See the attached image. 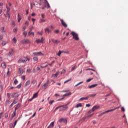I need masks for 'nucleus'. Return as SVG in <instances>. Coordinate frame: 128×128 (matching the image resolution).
Masks as SVG:
<instances>
[{
    "label": "nucleus",
    "instance_id": "nucleus-1",
    "mask_svg": "<svg viewBox=\"0 0 128 128\" xmlns=\"http://www.w3.org/2000/svg\"><path fill=\"white\" fill-rule=\"evenodd\" d=\"M30 58L24 57L23 58H20L18 61V64H26V62H30Z\"/></svg>",
    "mask_w": 128,
    "mask_h": 128
},
{
    "label": "nucleus",
    "instance_id": "nucleus-2",
    "mask_svg": "<svg viewBox=\"0 0 128 128\" xmlns=\"http://www.w3.org/2000/svg\"><path fill=\"white\" fill-rule=\"evenodd\" d=\"M71 34H72L73 38H74L75 40H80V38H78V34L76 32H72Z\"/></svg>",
    "mask_w": 128,
    "mask_h": 128
},
{
    "label": "nucleus",
    "instance_id": "nucleus-3",
    "mask_svg": "<svg viewBox=\"0 0 128 128\" xmlns=\"http://www.w3.org/2000/svg\"><path fill=\"white\" fill-rule=\"evenodd\" d=\"M100 106H95L92 108V110L89 111V114H91V112H94V110H98L100 108Z\"/></svg>",
    "mask_w": 128,
    "mask_h": 128
},
{
    "label": "nucleus",
    "instance_id": "nucleus-4",
    "mask_svg": "<svg viewBox=\"0 0 128 128\" xmlns=\"http://www.w3.org/2000/svg\"><path fill=\"white\" fill-rule=\"evenodd\" d=\"M44 40V37H42L41 39H36V44H40V42L42 44Z\"/></svg>",
    "mask_w": 128,
    "mask_h": 128
},
{
    "label": "nucleus",
    "instance_id": "nucleus-5",
    "mask_svg": "<svg viewBox=\"0 0 128 128\" xmlns=\"http://www.w3.org/2000/svg\"><path fill=\"white\" fill-rule=\"evenodd\" d=\"M48 82H50V80H47V82L46 83H45L42 86V88L44 90H46L48 88Z\"/></svg>",
    "mask_w": 128,
    "mask_h": 128
},
{
    "label": "nucleus",
    "instance_id": "nucleus-6",
    "mask_svg": "<svg viewBox=\"0 0 128 128\" xmlns=\"http://www.w3.org/2000/svg\"><path fill=\"white\" fill-rule=\"evenodd\" d=\"M68 103L66 104V105H61V106H62V109L60 110V112H62V110H68Z\"/></svg>",
    "mask_w": 128,
    "mask_h": 128
},
{
    "label": "nucleus",
    "instance_id": "nucleus-7",
    "mask_svg": "<svg viewBox=\"0 0 128 128\" xmlns=\"http://www.w3.org/2000/svg\"><path fill=\"white\" fill-rule=\"evenodd\" d=\"M60 20L61 22L62 26H63L64 28H68V24H66V22H64V20L60 19Z\"/></svg>",
    "mask_w": 128,
    "mask_h": 128
},
{
    "label": "nucleus",
    "instance_id": "nucleus-8",
    "mask_svg": "<svg viewBox=\"0 0 128 128\" xmlns=\"http://www.w3.org/2000/svg\"><path fill=\"white\" fill-rule=\"evenodd\" d=\"M21 44H28L30 43V40L28 39H24L20 41Z\"/></svg>",
    "mask_w": 128,
    "mask_h": 128
},
{
    "label": "nucleus",
    "instance_id": "nucleus-9",
    "mask_svg": "<svg viewBox=\"0 0 128 128\" xmlns=\"http://www.w3.org/2000/svg\"><path fill=\"white\" fill-rule=\"evenodd\" d=\"M11 96L12 98H18V93L16 92H14Z\"/></svg>",
    "mask_w": 128,
    "mask_h": 128
},
{
    "label": "nucleus",
    "instance_id": "nucleus-10",
    "mask_svg": "<svg viewBox=\"0 0 128 128\" xmlns=\"http://www.w3.org/2000/svg\"><path fill=\"white\" fill-rule=\"evenodd\" d=\"M18 74H20V76H22V74H24V71L22 70V68H18Z\"/></svg>",
    "mask_w": 128,
    "mask_h": 128
},
{
    "label": "nucleus",
    "instance_id": "nucleus-11",
    "mask_svg": "<svg viewBox=\"0 0 128 128\" xmlns=\"http://www.w3.org/2000/svg\"><path fill=\"white\" fill-rule=\"evenodd\" d=\"M46 4L47 5V6H45L42 7V10H44L45 8H50V4H48V2L47 0H46Z\"/></svg>",
    "mask_w": 128,
    "mask_h": 128
},
{
    "label": "nucleus",
    "instance_id": "nucleus-12",
    "mask_svg": "<svg viewBox=\"0 0 128 128\" xmlns=\"http://www.w3.org/2000/svg\"><path fill=\"white\" fill-rule=\"evenodd\" d=\"M12 54H14V49L10 48L9 51L8 56H12Z\"/></svg>",
    "mask_w": 128,
    "mask_h": 128
},
{
    "label": "nucleus",
    "instance_id": "nucleus-13",
    "mask_svg": "<svg viewBox=\"0 0 128 128\" xmlns=\"http://www.w3.org/2000/svg\"><path fill=\"white\" fill-rule=\"evenodd\" d=\"M18 102V101L16 100H14V102L12 103V104L10 106L9 108H12L14 104H16Z\"/></svg>",
    "mask_w": 128,
    "mask_h": 128
},
{
    "label": "nucleus",
    "instance_id": "nucleus-14",
    "mask_svg": "<svg viewBox=\"0 0 128 128\" xmlns=\"http://www.w3.org/2000/svg\"><path fill=\"white\" fill-rule=\"evenodd\" d=\"M54 126V122H52L47 128H53Z\"/></svg>",
    "mask_w": 128,
    "mask_h": 128
},
{
    "label": "nucleus",
    "instance_id": "nucleus-15",
    "mask_svg": "<svg viewBox=\"0 0 128 128\" xmlns=\"http://www.w3.org/2000/svg\"><path fill=\"white\" fill-rule=\"evenodd\" d=\"M98 84H92L88 87V88H96V86H98Z\"/></svg>",
    "mask_w": 128,
    "mask_h": 128
},
{
    "label": "nucleus",
    "instance_id": "nucleus-16",
    "mask_svg": "<svg viewBox=\"0 0 128 128\" xmlns=\"http://www.w3.org/2000/svg\"><path fill=\"white\" fill-rule=\"evenodd\" d=\"M1 66L4 69L6 68V63L2 62V64H1Z\"/></svg>",
    "mask_w": 128,
    "mask_h": 128
},
{
    "label": "nucleus",
    "instance_id": "nucleus-17",
    "mask_svg": "<svg viewBox=\"0 0 128 128\" xmlns=\"http://www.w3.org/2000/svg\"><path fill=\"white\" fill-rule=\"evenodd\" d=\"M30 84V80H28L25 83V86H28V85Z\"/></svg>",
    "mask_w": 128,
    "mask_h": 128
},
{
    "label": "nucleus",
    "instance_id": "nucleus-18",
    "mask_svg": "<svg viewBox=\"0 0 128 128\" xmlns=\"http://www.w3.org/2000/svg\"><path fill=\"white\" fill-rule=\"evenodd\" d=\"M32 31H29L28 32V36H34V32H31Z\"/></svg>",
    "mask_w": 128,
    "mask_h": 128
},
{
    "label": "nucleus",
    "instance_id": "nucleus-19",
    "mask_svg": "<svg viewBox=\"0 0 128 128\" xmlns=\"http://www.w3.org/2000/svg\"><path fill=\"white\" fill-rule=\"evenodd\" d=\"M82 106V103H79V104H78L76 105L75 108H80Z\"/></svg>",
    "mask_w": 128,
    "mask_h": 128
},
{
    "label": "nucleus",
    "instance_id": "nucleus-20",
    "mask_svg": "<svg viewBox=\"0 0 128 128\" xmlns=\"http://www.w3.org/2000/svg\"><path fill=\"white\" fill-rule=\"evenodd\" d=\"M96 96V94H89L88 96V98H94V96Z\"/></svg>",
    "mask_w": 128,
    "mask_h": 128
},
{
    "label": "nucleus",
    "instance_id": "nucleus-21",
    "mask_svg": "<svg viewBox=\"0 0 128 128\" xmlns=\"http://www.w3.org/2000/svg\"><path fill=\"white\" fill-rule=\"evenodd\" d=\"M71 95H72V92H69L68 93L64 94L63 96H71Z\"/></svg>",
    "mask_w": 128,
    "mask_h": 128
},
{
    "label": "nucleus",
    "instance_id": "nucleus-22",
    "mask_svg": "<svg viewBox=\"0 0 128 128\" xmlns=\"http://www.w3.org/2000/svg\"><path fill=\"white\" fill-rule=\"evenodd\" d=\"M88 100V96H86V98H82L80 99V100Z\"/></svg>",
    "mask_w": 128,
    "mask_h": 128
},
{
    "label": "nucleus",
    "instance_id": "nucleus-23",
    "mask_svg": "<svg viewBox=\"0 0 128 128\" xmlns=\"http://www.w3.org/2000/svg\"><path fill=\"white\" fill-rule=\"evenodd\" d=\"M20 106V104H17L15 108V110H18Z\"/></svg>",
    "mask_w": 128,
    "mask_h": 128
},
{
    "label": "nucleus",
    "instance_id": "nucleus-24",
    "mask_svg": "<svg viewBox=\"0 0 128 128\" xmlns=\"http://www.w3.org/2000/svg\"><path fill=\"white\" fill-rule=\"evenodd\" d=\"M0 30H2V34H4V32H6V31H4V26L1 27Z\"/></svg>",
    "mask_w": 128,
    "mask_h": 128
},
{
    "label": "nucleus",
    "instance_id": "nucleus-25",
    "mask_svg": "<svg viewBox=\"0 0 128 128\" xmlns=\"http://www.w3.org/2000/svg\"><path fill=\"white\" fill-rule=\"evenodd\" d=\"M18 22H20V20H22V18H20V14H18Z\"/></svg>",
    "mask_w": 128,
    "mask_h": 128
},
{
    "label": "nucleus",
    "instance_id": "nucleus-26",
    "mask_svg": "<svg viewBox=\"0 0 128 128\" xmlns=\"http://www.w3.org/2000/svg\"><path fill=\"white\" fill-rule=\"evenodd\" d=\"M38 92L34 94L32 98H38Z\"/></svg>",
    "mask_w": 128,
    "mask_h": 128
},
{
    "label": "nucleus",
    "instance_id": "nucleus-27",
    "mask_svg": "<svg viewBox=\"0 0 128 128\" xmlns=\"http://www.w3.org/2000/svg\"><path fill=\"white\" fill-rule=\"evenodd\" d=\"M58 72H56L55 74H52V76L54 78V76H58Z\"/></svg>",
    "mask_w": 128,
    "mask_h": 128
},
{
    "label": "nucleus",
    "instance_id": "nucleus-28",
    "mask_svg": "<svg viewBox=\"0 0 128 128\" xmlns=\"http://www.w3.org/2000/svg\"><path fill=\"white\" fill-rule=\"evenodd\" d=\"M114 112L113 109L109 110L105 112L106 114H108V112Z\"/></svg>",
    "mask_w": 128,
    "mask_h": 128
},
{
    "label": "nucleus",
    "instance_id": "nucleus-29",
    "mask_svg": "<svg viewBox=\"0 0 128 128\" xmlns=\"http://www.w3.org/2000/svg\"><path fill=\"white\" fill-rule=\"evenodd\" d=\"M45 32H46H46H48V34H50V30L48 29V28H46L45 29Z\"/></svg>",
    "mask_w": 128,
    "mask_h": 128
},
{
    "label": "nucleus",
    "instance_id": "nucleus-30",
    "mask_svg": "<svg viewBox=\"0 0 128 128\" xmlns=\"http://www.w3.org/2000/svg\"><path fill=\"white\" fill-rule=\"evenodd\" d=\"M62 108V105L56 107L54 110V112H56V110H58V108Z\"/></svg>",
    "mask_w": 128,
    "mask_h": 128
},
{
    "label": "nucleus",
    "instance_id": "nucleus-31",
    "mask_svg": "<svg viewBox=\"0 0 128 128\" xmlns=\"http://www.w3.org/2000/svg\"><path fill=\"white\" fill-rule=\"evenodd\" d=\"M32 84H34L35 86H36V80H33L32 82Z\"/></svg>",
    "mask_w": 128,
    "mask_h": 128
},
{
    "label": "nucleus",
    "instance_id": "nucleus-32",
    "mask_svg": "<svg viewBox=\"0 0 128 128\" xmlns=\"http://www.w3.org/2000/svg\"><path fill=\"white\" fill-rule=\"evenodd\" d=\"M33 60H34V62H36L38 60V58L37 56H34V57Z\"/></svg>",
    "mask_w": 128,
    "mask_h": 128
},
{
    "label": "nucleus",
    "instance_id": "nucleus-33",
    "mask_svg": "<svg viewBox=\"0 0 128 128\" xmlns=\"http://www.w3.org/2000/svg\"><path fill=\"white\" fill-rule=\"evenodd\" d=\"M6 8H7V12L6 13H10V7L6 6Z\"/></svg>",
    "mask_w": 128,
    "mask_h": 128
},
{
    "label": "nucleus",
    "instance_id": "nucleus-34",
    "mask_svg": "<svg viewBox=\"0 0 128 128\" xmlns=\"http://www.w3.org/2000/svg\"><path fill=\"white\" fill-rule=\"evenodd\" d=\"M26 34H28V33L24 31V32H23V35L24 36L25 38L26 37Z\"/></svg>",
    "mask_w": 128,
    "mask_h": 128
},
{
    "label": "nucleus",
    "instance_id": "nucleus-35",
    "mask_svg": "<svg viewBox=\"0 0 128 128\" xmlns=\"http://www.w3.org/2000/svg\"><path fill=\"white\" fill-rule=\"evenodd\" d=\"M36 70H37L38 72H40V67H38L36 68Z\"/></svg>",
    "mask_w": 128,
    "mask_h": 128
},
{
    "label": "nucleus",
    "instance_id": "nucleus-36",
    "mask_svg": "<svg viewBox=\"0 0 128 128\" xmlns=\"http://www.w3.org/2000/svg\"><path fill=\"white\" fill-rule=\"evenodd\" d=\"M16 110H15V111L13 112V114L12 115V118H14V116H16Z\"/></svg>",
    "mask_w": 128,
    "mask_h": 128
},
{
    "label": "nucleus",
    "instance_id": "nucleus-37",
    "mask_svg": "<svg viewBox=\"0 0 128 128\" xmlns=\"http://www.w3.org/2000/svg\"><path fill=\"white\" fill-rule=\"evenodd\" d=\"M94 80V78H89V79H88L86 82H90V80Z\"/></svg>",
    "mask_w": 128,
    "mask_h": 128
},
{
    "label": "nucleus",
    "instance_id": "nucleus-38",
    "mask_svg": "<svg viewBox=\"0 0 128 128\" xmlns=\"http://www.w3.org/2000/svg\"><path fill=\"white\" fill-rule=\"evenodd\" d=\"M18 80L16 79L14 80V84H18Z\"/></svg>",
    "mask_w": 128,
    "mask_h": 128
},
{
    "label": "nucleus",
    "instance_id": "nucleus-39",
    "mask_svg": "<svg viewBox=\"0 0 128 128\" xmlns=\"http://www.w3.org/2000/svg\"><path fill=\"white\" fill-rule=\"evenodd\" d=\"M106 112H102V113H101L99 116H104V114H106Z\"/></svg>",
    "mask_w": 128,
    "mask_h": 128
},
{
    "label": "nucleus",
    "instance_id": "nucleus-40",
    "mask_svg": "<svg viewBox=\"0 0 128 128\" xmlns=\"http://www.w3.org/2000/svg\"><path fill=\"white\" fill-rule=\"evenodd\" d=\"M46 22V20L43 19H40V22Z\"/></svg>",
    "mask_w": 128,
    "mask_h": 128
},
{
    "label": "nucleus",
    "instance_id": "nucleus-41",
    "mask_svg": "<svg viewBox=\"0 0 128 128\" xmlns=\"http://www.w3.org/2000/svg\"><path fill=\"white\" fill-rule=\"evenodd\" d=\"M54 102V100H50L49 102L50 104H52V103Z\"/></svg>",
    "mask_w": 128,
    "mask_h": 128
},
{
    "label": "nucleus",
    "instance_id": "nucleus-42",
    "mask_svg": "<svg viewBox=\"0 0 128 128\" xmlns=\"http://www.w3.org/2000/svg\"><path fill=\"white\" fill-rule=\"evenodd\" d=\"M62 52L59 51L56 54L60 56V54H62Z\"/></svg>",
    "mask_w": 128,
    "mask_h": 128
},
{
    "label": "nucleus",
    "instance_id": "nucleus-43",
    "mask_svg": "<svg viewBox=\"0 0 128 128\" xmlns=\"http://www.w3.org/2000/svg\"><path fill=\"white\" fill-rule=\"evenodd\" d=\"M86 70H92V72H96V70L92 69V68H88Z\"/></svg>",
    "mask_w": 128,
    "mask_h": 128
},
{
    "label": "nucleus",
    "instance_id": "nucleus-44",
    "mask_svg": "<svg viewBox=\"0 0 128 128\" xmlns=\"http://www.w3.org/2000/svg\"><path fill=\"white\" fill-rule=\"evenodd\" d=\"M52 42H54V44H56V42H58V40H54V39H52Z\"/></svg>",
    "mask_w": 128,
    "mask_h": 128
},
{
    "label": "nucleus",
    "instance_id": "nucleus-45",
    "mask_svg": "<svg viewBox=\"0 0 128 128\" xmlns=\"http://www.w3.org/2000/svg\"><path fill=\"white\" fill-rule=\"evenodd\" d=\"M76 66H73V67L72 68V69H71L72 72V70H76Z\"/></svg>",
    "mask_w": 128,
    "mask_h": 128
},
{
    "label": "nucleus",
    "instance_id": "nucleus-46",
    "mask_svg": "<svg viewBox=\"0 0 128 128\" xmlns=\"http://www.w3.org/2000/svg\"><path fill=\"white\" fill-rule=\"evenodd\" d=\"M70 80H72V78H70V79H69V80H68L65 81V82H64V84H66V82H70Z\"/></svg>",
    "mask_w": 128,
    "mask_h": 128
},
{
    "label": "nucleus",
    "instance_id": "nucleus-47",
    "mask_svg": "<svg viewBox=\"0 0 128 128\" xmlns=\"http://www.w3.org/2000/svg\"><path fill=\"white\" fill-rule=\"evenodd\" d=\"M22 88V84H20L19 85L17 86L18 88Z\"/></svg>",
    "mask_w": 128,
    "mask_h": 128
},
{
    "label": "nucleus",
    "instance_id": "nucleus-48",
    "mask_svg": "<svg viewBox=\"0 0 128 128\" xmlns=\"http://www.w3.org/2000/svg\"><path fill=\"white\" fill-rule=\"evenodd\" d=\"M18 123V120H16L14 122V126H16V124Z\"/></svg>",
    "mask_w": 128,
    "mask_h": 128
},
{
    "label": "nucleus",
    "instance_id": "nucleus-49",
    "mask_svg": "<svg viewBox=\"0 0 128 128\" xmlns=\"http://www.w3.org/2000/svg\"><path fill=\"white\" fill-rule=\"evenodd\" d=\"M6 16L8 18H10V13H6Z\"/></svg>",
    "mask_w": 128,
    "mask_h": 128
},
{
    "label": "nucleus",
    "instance_id": "nucleus-50",
    "mask_svg": "<svg viewBox=\"0 0 128 128\" xmlns=\"http://www.w3.org/2000/svg\"><path fill=\"white\" fill-rule=\"evenodd\" d=\"M13 32H14L16 33V32H18V28H14L13 30Z\"/></svg>",
    "mask_w": 128,
    "mask_h": 128
},
{
    "label": "nucleus",
    "instance_id": "nucleus-51",
    "mask_svg": "<svg viewBox=\"0 0 128 128\" xmlns=\"http://www.w3.org/2000/svg\"><path fill=\"white\" fill-rule=\"evenodd\" d=\"M4 116H5L6 118H8V113H6L4 114Z\"/></svg>",
    "mask_w": 128,
    "mask_h": 128
},
{
    "label": "nucleus",
    "instance_id": "nucleus-52",
    "mask_svg": "<svg viewBox=\"0 0 128 128\" xmlns=\"http://www.w3.org/2000/svg\"><path fill=\"white\" fill-rule=\"evenodd\" d=\"M12 26H16V22H14V21H12Z\"/></svg>",
    "mask_w": 128,
    "mask_h": 128
},
{
    "label": "nucleus",
    "instance_id": "nucleus-53",
    "mask_svg": "<svg viewBox=\"0 0 128 128\" xmlns=\"http://www.w3.org/2000/svg\"><path fill=\"white\" fill-rule=\"evenodd\" d=\"M6 104H10V100H7L6 102Z\"/></svg>",
    "mask_w": 128,
    "mask_h": 128
},
{
    "label": "nucleus",
    "instance_id": "nucleus-54",
    "mask_svg": "<svg viewBox=\"0 0 128 128\" xmlns=\"http://www.w3.org/2000/svg\"><path fill=\"white\" fill-rule=\"evenodd\" d=\"M66 72V70L63 69L61 72V74H64Z\"/></svg>",
    "mask_w": 128,
    "mask_h": 128
},
{
    "label": "nucleus",
    "instance_id": "nucleus-55",
    "mask_svg": "<svg viewBox=\"0 0 128 128\" xmlns=\"http://www.w3.org/2000/svg\"><path fill=\"white\" fill-rule=\"evenodd\" d=\"M93 114H94V113H92L90 115L88 116L86 118H90L91 116H92Z\"/></svg>",
    "mask_w": 128,
    "mask_h": 128
},
{
    "label": "nucleus",
    "instance_id": "nucleus-56",
    "mask_svg": "<svg viewBox=\"0 0 128 128\" xmlns=\"http://www.w3.org/2000/svg\"><path fill=\"white\" fill-rule=\"evenodd\" d=\"M32 8H34V5L32 4V3H30V8H31V10H32Z\"/></svg>",
    "mask_w": 128,
    "mask_h": 128
},
{
    "label": "nucleus",
    "instance_id": "nucleus-57",
    "mask_svg": "<svg viewBox=\"0 0 128 128\" xmlns=\"http://www.w3.org/2000/svg\"><path fill=\"white\" fill-rule=\"evenodd\" d=\"M22 80H26V76H22Z\"/></svg>",
    "mask_w": 128,
    "mask_h": 128
},
{
    "label": "nucleus",
    "instance_id": "nucleus-58",
    "mask_svg": "<svg viewBox=\"0 0 128 128\" xmlns=\"http://www.w3.org/2000/svg\"><path fill=\"white\" fill-rule=\"evenodd\" d=\"M13 40H14V44H16V38H13Z\"/></svg>",
    "mask_w": 128,
    "mask_h": 128
},
{
    "label": "nucleus",
    "instance_id": "nucleus-59",
    "mask_svg": "<svg viewBox=\"0 0 128 128\" xmlns=\"http://www.w3.org/2000/svg\"><path fill=\"white\" fill-rule=\"evenodd\" d=\"M121 110H122V112H125V110H124V107H122Z\"/></svg>",
    "mask_w": 128,
    "mask_h": 128
},
{
    "label": "nucleus",
    "instance_id": "nucleus-60",
    "mask_svg": "<svg viewBox=\"0 0 128 128\" xmlns=\"http://www.w3.org/2000/svg\"><path fill=\"white\" fill-rule=\"evenodd\" d=\"M37 54H38V56L40 54H42V53L41 52H37Z\"/></svg>",
    "mask_w": 128,
    "mask_h": 128
},
{
    "label": "nucleus",
    "instance_id": "nucleus-61",
    "mask_svg": "<svg viewBox=\"0 0 128 128\" xmlns=\"http://www.w3.org/2000/svg\"><path fill=\"white\" fill-rule=\"evenodd\" d=\"M27 72L28 74H30L31 70L30 69H27Z\"/></svg>",
    "mask_w": 128,
    "mask_h": 128
},
{
    "label": "nucleus",
    "instance_id": "nucleus-62",
    "mask_svg": "<svg viewBox=\"0 0 128 128\" xmlns=\"http://www.w3.org/2000/svg\"><path fill=\"white\" fill-rule=\"evenodd\" d=\"M64 122V118H60V122Z\"/></svg>",
    "mask_w": 128,
    "mask_h": 128
},
{
    "label": "nucleus",
    "instance_id": "nucleus-63",
    "mask_svg": "<svg viewBox=\"0 0 128 128\" xmlns=\"http://www.w3.org/2000/svg\"><path fill=\"white\" fill-rule=\"evenodd\" d=\"M42 18H44V14H42Z\"/></svg>",
    "mask_w": 128,
    "mask_h": 128
},
{
    "label": "nucleus",
    "instance_id": "nucleus-64",
    "mask_svg": "<svg viewBox=\"0 0 128 128\" xmlns=\"http://www.w3.org/2000/svg\"><path fill=\"white\" fill-rule=\"evenodd\" d=\"M2 112L1 113H0V118H2Z\"/></svg>",
    "mask_w": 128,
    "mask_h": 128
}]
</instances>
